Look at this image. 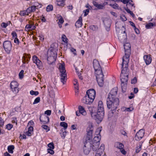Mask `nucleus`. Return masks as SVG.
<instances>
[{"instance_id": "nucleus-33", "label": "nucleus", "mask_w": 156, "mask_h": 156, "mask_svg": "<svg viewBox=\"0 0 156 156\" xmlns=\"http://www.w3.org/2000/svg\"><path fill=\"white\" fill-rule=\"evenodd\" d=\"M93 4L94 6L99 9H102L104 7V6L103 5L99 4L96 2H94Z\"/></svg>"}, {"instance_id": "nucleus-56", "label": "nucleus", "mask_w": 156, "mask_h": 156, "mask_svg": "<svg viewBox=\"0 0 156 156\" xmlns=\"http://www.w3.org/2000/svg\"><path fill=\"white\" fill-rule=\"evenodd\" d=\"M11 34L13 38H17V34L16 32L14 31L12 32L11 33Z\"/></svg>"}, {"instance_id": "nucleus-16", "label": "nucleus", "mask_w": 156, "mask_h": 156, "mask_svg": "<svg viewBox=\"0 0 156 156\" xmlns=\"http://www.w3.org/2000/svg\"><path fill=\"white\" fill-rule=\"evenodd\" d=\"M94 100L90 97H89L86 95L82 99V102L83 103L86 104H91L94 101Z\"/></svg>"}, {"instance_id": "nucleus-14", "label": "nucleus", "mask_w": 156, "mask_h": 156, "mask_svg": "<svg viewBox=\"0 0 156 156\" xmlns=\"http://www.w3.org/2000/svg\"><path fill=\"white\" fill-rule=\"evenodd\" d=\"M125 55H130L131 52V45L129 43H127L124 44Z\"/></svg>"}, {"instance_id": "nucleus-47", "label": "nucleus", "mask_w": 156, "mask_h": 156, "mask_svg": "<svg viewBox=\"0 0 156 156\" xmlns=\"http://www.w3.org/2000/svg\"><path fill=\"white\" fill-rule=\"evenodd\" d=\"M115 111L111 110L108 113V117L109 118H111L114 115V112Z\"/></svg>"}, {"instance_id": "nucleus-34", "label": "nucleus", "mask_w": 156, "mask_h": 156, "mask_svg": "<svg viewBox=\"0 0 156 156\" xmlns=\"http://www.w3.org/2000/svg\"><path fill=\"white\" fill-rule=\"evenodd\" d=\"M115 145L116 148L120 150L123 149L124 147L122 143L119 142H116L115 144Z\"/></svg>"}, {"instance_id": "nucleus-30", "label": "nucleus", "mask_w": 156, "mask_h": 156, "mask_svg": "<svg viewBox=\"0 0 156 156\" xmlns=\"http://www.w3.org/2000/svg\"><path fill=\"white\" fill-rule=\"evenodd\" d=\"M142 146V144L141 142H139L137 145V147L136 148V153H139L141 150V147Z\"/></svg>"}, {"instance_id": "nucleus-38", "label": "nucleus", "mask_w": 156, "mask_h": 156, "mask_svg": "<svg viewBox=\"0 0 156 156\" xmlns=\"http://www.w3.org/2000/svg\"><path fill=\"white\" fill-rule=\"evenodd\" d=\"M154 25L155 26V24H154L153 23H149L146 25L145 27L147 29H151L152 28Z\"/></svg>"}, {"instance_id": "nucleus-17", "label": "nucleus", "mask_w": 156, "mask_h": 156, "mask_svg": "<svg viewBox=\"0 0 156 156\" xmlns=\"http://www.w3.org/2000/svg\"><path fill=\"white\" fill-rule=\"evenodd\" d=\"M104 115V112L97 111L96 118L94 119L98 122H101L103 119Z\"/></svg>"}, {"instance_id": "nucleus-59", "label": "nucleus", "mask_w": 156, "mask_h": 156, "mask_svg": "<svg viewBox=\"0 0 156 156\" xmlns=\"http://www.w3.org/2000/svg\"><path fill=\"white\" fill-rule=\"evenodd\" d=\"M137 82V79L136 77H134L131 80V83L132 84H135V83Z\"/></svg>"}, {"instance_id": "nucleus-49", "label": "nucleus", "mask_w": 156, "mask_h": 156, "mask_svg": "<svg viewBox=\"0 0 156 156\" xmlns=\"http://www.w3.org/2000/svg\"><path fill=\"white\" fill-rule=\"evenodd\" d=\"M109 5L115 9H118L119 7V5L116 3H115L114 4H110Z\"/></svg>"}, {"instance_id": "nucleus-19", "label": "nucleus", "mask_w": 156, "mask_h": 156, "mask_svg": "<svg viewBox=\"0 0 156 156\" xmlns=\"http://www.w3.org/2000/svg\"><path fill=\"white\" fill-rule=\"evenodd\" d=\"M31 58L29 54H25L22 57V61L23 64L28 63Z\"/></svg>"}, {"instance_id": "nucleus-39", "label": "nucleus", "mask_w": 156, "mask_h": 156, "mask_svg": "<svg viewBox=\"0 0 156 156\" xmlns=\"http://www.w3.org/2000/svg\"><path fill=\"white\" fill-rule=\"evenodd\" d=\"M60 125L61 126L64 127V130H66L68 126L67 124L65 122H61L60 123Z\"/></svg>"}, {"instance_id": "nucleus-20", "label": "nucleus", "mask_w": 156, "mask_h": 156, "mask_svg": "<svg viewBox=\"0 0 156 156\" xmlns=\"http://www.w3.org/2000/svg\"><path fill=\"white\" fill-rule=\"evenodd\" d=\"M47 55L48 56H57V53L56 49L53 48H50L47 51Z\"/></svg>"}, {"instance_id": "nucleus-18", "label": "nucleus", "mask_w": 156, "mask_h": 156, "mask_svg": "<svg viewBox=\"0 0 156 156\" xmlns=\"http://www.w3.org/2000/svg\"><path fill=\"white\" fill-rule=\"evenodd\" d=\"M90 143V148H92V150L94 151H96L98 149L96 153L98 151L99 146L100 145V143H97L93 142H89Z\"/></svg>"}, {"instance_id": "nucleus-50", "label": "nucleus", "mask_w": 156, "mask_h": 156, "mask_svg": "<svg viewBox=\"0 0 156 156\" xmlns=\"http://www.w3.org/2000/svg\"><path fill=\"white\" fill-rule=\"evenodd\" d=\"M120 1L122 2L124 4H126L127 3V5H128V3L130 4V2H132V1H129V0H121Z\"/></svg>"}, {"instance_id": "nucleus-64", "label": "nucleus", "mask_w": 156, "mask_h": 156, "mask_svg": "<svg viewBox=\"0 0 156 156\" xmlns=\"http://www.w3.org/2000/svg\"><path fill=\"white\" fill-rule=\"evenodd\" d=\"M133 108L132 107H130L129 108H127L125 110L128 112L131 111L133 110Z\"/></svg>"}, {"instance_id": "nucleus-44", "label": "nucleus", "mask_w": 156, "mask_h": 156, "mask_svg": "<svg viewBox=\"0 0 156 156\" xmlns=\"http://www.w3.org/2000/svg\"><path fill=\"white\" fill-rule=\"evenodd\" d=\"M30 94L32 95H35V96H37L39 92L37 91H35L33 90H31L30 91Z\"/></svg>"}, {"instance_id": "nucleus-29", "label": "nucleus", "mask_w": 156, "mask_h": 156, "mask_svg": "<svg viewBox=\"0 0 156 156\" xmlns=\"http://www.w3.org/2000/svg\"><path fill=\"white\" fill-rule=\"evenodd\" d=\"M78 108L79 111L81 114L84 115H85L86 114V112L83 106H79Z\"/></svg>"}, {"instance_id": "nucleus-2", "label": "nucleus", "mask_w": 156, "mask_h": 156, "mask_svg": "<svg viewBox=\"0 0 156 156\" xmlns=\"http://www.w3.org/2000/svg\"><path fill=\"white\" fill-rule=\"evenodd\" d=\"M93 65L97 82L100 87H102L104 83V75L99 62L96 59H94Z\"/></svg>"}, {"instance_id": "nucleus-13", "label": "nucleus", "mask_w": 156, "mask_h": 156, "mask_svg": "<svg viewBox=\"0 0 156 156\" xmlns=\"http://www.w3.org/2000/svg\"><path fill=\"white\" fill-rule=\"evenodd\" d=\"M40 121L43 124L48 123L49 121V117L44 115H41L40 117Z\"/></svg>"}, {"instance_id": "nucleus-43", "label": "nucleus", "mask_w": 156, "mask_h": 156, "mask_svg": "<svg viewBox=\"0 0 156 156\" xmlns=\"http://www.w3.org/2000/svg\"><path fill=\"white\" fill-rule=\"evenodd\" d=\"M53 9V6L51 5H48L46 8V11L47 12H50L52 11Z\"/></svg>"}, {"instance_id": "nucleus-62", "label": "nucleus", "mask_w": 156, "mask_h": 156, "mask_svg": "<svg viewBox=\"0 0 156 156\" xmlns=\"http://www.w3.org/2000/svg\"><path fill=\"white\" fill-rule=\"evenodd\" d=\"M30 7L31 8L32 12L35 11L36 9H37V7L36 6H33Z\"/></svg>"}, {"instance_id": "nucleus-7", "label": "nucleus", "mask_w": 156, "mask_h": 156, "mask_svg": "<svg viewBox=\"0 0 156 156\" xmlns=\"http://www.w3.org/2000/svg\"><path fill=\"white\" fill-rule=\"evenodd\" d=\"M128 72H129L128 71L121 70L120 80L122 83H127L128 80Z\"/></svg>"}, {"instance_id": "nucleus-21", "label": "nucleus", "mask_w": 156, "mask_h": 156, "mask_svg": "<svg viewBox=\"0 0 156 156\" xmlns=\"http://www.w3.org/2000/svg\"><path fill=\"white\" fill-rule=\"evenodd\" d=\"M103 22L105 26L107 27V29H106L109 30L111 25V21L110 19L107 18H105L103 20Z\"/></svg>"}, {"instance_id": "nucleus-48", "label": "nucleus", "mask_w": 156, "mask_h": 156, "mask_svg": "<svg viewBox=\"0 0 156 156\" xmlns=\"http://www.w3.org/2000/svg\"><path fill=\"white\" fill-rule=\"evenodd\" d=\"M40 101V98L39 97L37 98L34 100L33 104L34 105L36 104L39 103Z\"/></svg>"}, {"instance_id": "nucleus-10", "label": "nucleus", "mask_w": 156, "mask_h": 156, "mask_svg": "<svg viewBox=\"0 0 156 156\" xmlns=\"http://www.w3.org/2000/svg\"><path fill=\"white\" fill-rule=\"evenodd\" d=\"M84 146L83 147L84 153L85 154H88L90 152L91 148L90 146V143L89 142H86L84 141Z\"/></svg>"}, {"instance_id": "nucleus-26", "label": "nucleus", "mask_w": 156, "mask_h": 156, "mask_svg": "<svg viewBox=\"0 0 156 156\" xmlns=\"http://www.w3.org/2000/svg\"><path fill=\"white\" fill-rule=\"evenodd\" d=\"M82 25V18L80 17L78 20L76 22L75 26L76 27L79 28L81 27Z\"/></svg>"}, {"instance_id": "nucleus-23", "label": "nucleus", "mask_w": 156, "mask_h": 156, "mask_svg": "<svg viewBox=\"0 0 156 156\" xmlns=\"http://www.w3.org/2000/svg\"><path fill=\"white\" fill-rule=\"evenodd\" d=\"M57 57V56H56V55L51 56H48L47 59L48 62V63L49 64H51L55 62L56 60Z\"/></svg>"}, {"instance_id": "nucleus-9", "label": "nucleus", "mask_w": 156, "mask_h": 156, "mask_svg": "<svg viewBox=\"0 0 156 156\" xmlns=\"http://www.w3.org/2000/svg\"><path fill=\"white\" fill-rule=\"evenodd\" d=\"M32 60L33 62L36 64L39 69H42L43 67L42 62L38 59L36 56L34 55L33 56Z\"/></svg>"}, {"instance_id": "nucleus-27", "label": "nucleus", "mask_w": 156, "mask_h": 156, "mask_svg": "<svg viewBox=\"0 0 156 156\" xmlns=\"http://www.w3.org/2000/svg\"><path fill=\"white\" fill-rule=\"evenodd\" d=\"M123 33L124 35H123V34H119V35L118 36L119 39L121 41H125V39L126 37V34H125V31H124Z\"/></svg>"}, {"instance_id": "nucleus-63", "label": "nucleus", "mask_w": 156, "mask_h": 156, "mask_svg": "<svg viewBox=\"0 0 156 156\" xmlns=\"http://www.w3.org/2000/svg\"><path fill=\"white\" fill-rule=\"evenodd\" d=\"M8 26V24L5 23H2L1 24V26L4 28H5Z\"/></svg>"}, {"instance_id": "nucleus-8", "label": "nucleus", "mask_w": 156, "mask_h": 156, "mask_svg": "<svg viewBox=\"0 0 156 156\" xmlns=\"http://www.w3.org/2000/svg\"><path fill=\"white\" fill-rule=\"evenodd\" d=\"M19 84L15 81H12L10 84V86L12 91L15 93L16 94L18 92L19 88L18 87Z\"/></svg>"}, {"instance_id": "nucleus-35", "label": "nucleus", "mask_w": 156, "mask_h": 156, "mask_svg": "<svg viewBox=\"0 0 156 156\" xmlns=\"http://www.w3.org/2000/svg\"><path fill=\"white\" fill-rule=\"evenodd\" d=\"M127 83H124L121 82V86L122 91L123 92H125L126 90L127 87Z\"/></svg>"}, {"instance_id": "nucleus-51", "label": "nucleus", "mask_w": 156, "mask_h": 156, "mask_svg": "<svg viewBox=\"0 0 156 156\" xmlns=\"http://www.w3.org/2000/svg\"><path fill=\"white\" fill-rule=\"evenodd\" d=\"M13 125L11 124H7L6 126V128L9 130H10L13 127Z\"/></svg>"}, {"instance_id": "nucleus-55", "label": "nucleus", "mask_w": 156, "mask_h": 156, "mask_svg": "<svg viewBox=\"0 0 156 156\" xmlns=\"http://www.w3.org/2000/svg\"><path fill=\"white\" fill-rule=\"evenodd\" d=\"M52 149H48L47 151L48 153H49L51 154H53L54 153V151Z\"/></svg>"}, {"instance_id": "nucleus-24", "label": "nucleus", "mask_w": 156, "mask_h": 156, "mask_svg": "<svg viewBox=\"0 0 156 156\" xmlns=\"http://www.w3.org/2000/svg\"><path fill=\"white\" fill-rule=\"evenodd\" d=\"M98 111L104 112L103 105L101 101H98Z\"/></svg>"}, {"instance_id": "nucleus-1", "label": "nucleus", "mask_w": 156, "mask_h": 156, "mask_svg": "<svg viewBox=\"0 0 156 156\" xmlns=\"http://www.w3.org/2000/svg\"><path fill=\"white\" fill-rule=\"evenodd\" d=\"M117 92V87H114L108 94L106 99L107 107L112 111H115L119 105V99L116 97Z\"/></svg>"}, {"instance_id": "nucleus-52", "label": "nucleus", "mask_w": 156, "mask_h": 156, "mask_svg": "<svg viewBox=\"0 0 156 156\" xmlns=\"http://www.w3.org/2000/svg\"><path fill=\"white\" fill-rule=\"evenodd\" d=\"M48 145V147L50 148L49 149H54V145L52 142L49 143Z\"/></svg>"}, {"instance_id": "nucleus-3", "label": "nucleus", "mask_w": 156, "mask_h": 156, "mask_svg": "<svg viewBox=\"0 0 156 156\" xmlns=\"http://www.w3.org/2000/svg\"><path fill=\"white\" fill-rule=\"evenodd\" d=\"M59 70L61 73V81L63 84H64L67 80V74L66 73V70L64 65L62 64L60 65L59 67Z\"/></svg>"}, {"instance_id": "nucleus-32", "label": "nucleus", "mask_w": 156, "mask_h": 156, "mask_svg": "<svg viewBox=\"0 0 156 156\" xmlns=\"http://www.w3.org/2000/svg\"><path fill=\"white\" fill-rule=\"evenodd\" d=\"M33 127L30 126L29 127L28 131L26 132V134L29 136H31V133L33 131Z\"/></svg>"}, {"instance_id": "nucleus-40", "label": "nucleus", "mask_w": 156, "mask_h": 156, "mask_svg": "<svg viewBox=\"0 0 156 156\" xmlns=\"http://www.w3.org/2000/svg\"><path fill=\"white\" fill-rule=\"evenodd\" d=\"M58 19V23H60L63 24L64 22V20L62 17L61 16H59L57 17Z\"/></svg>"}, {"instance_id": "nucleus-12", "label": "nucleus", "mask_w": 156, "mask_h": 156, "mask_svg": "<svg viewBox=\"0 0 156 156\" xmlns=\"http://www.w3.org/2000/svg\"><path fill=\"white\" fill-rule=\"evenodd\" d=\"M104 149V145L101 144L98 149V151L96 153L95 156H106L105 153L103 154Z\"/></svg>"}, {"instance_id": "nucleus-25", "label": "nucleus", "mask_w": 156, "mask_h": 156, "mask_svg": "<svg viewBox=\"0 0 156 156\" xmlns=\"http://www.w3.org/2000/svg\"><path fill=\"white\" fill-rule=\"evenodd\" d=\"M95 108L91 107L89 108V111L90 112V114L91 117L94 119L96 118L97 113L94 112Z\"/></svg>"}, {"instance_id": "nucleus-61", "label": "nucleus", "mask_w": 156, "mask_h": 156, "mask_svg": "<svg viewBox=\"0 0 156 156\" xmlns=\"http://www.w3.org/2000/svg\"><path fill=\"white\" fill-rule=\"evenodd\" d=\"M17 120L16 117H13L12 118V123H16V125H17Z\"/></svg>"}, {"instance_id": "nucleus-37", "label": "nucleus", "mask_w": 156, "mask_h": 156, "mask_svg": "<svg viewBox=\"0 0 156 156\" xmlns=\"http://www.w3.org/2000/svg\"><path fill=\"white\" fill-rule=\"evenodd\" d=\"M102 130V127H99L98 128L95 132V136H99L101 135L100 133Z\"/></svg>"}, {"instance_id": "nucleus-31", "label": "nucleus", "mask_w": 156, "mask_h": 156, "mask_svg": "<svg viewBox=\"0 0 156 156\" xmlns=\"http://www.w3.org/2000/svg\"><path fill=\"white\" fill-rule=\"evenodd\" d=\"M65 0H59V1H57V5H58L63 7L65 5Z\"/></svg>"}, {"instance_id": "nucleus-11", "label": "nucleus", "mask_w": 156, "mask_h": 156, "mask_svg": "<svg viewBox=\"0 0 156 156\" xmlns=\"http://www.w3.org/2000/svg\"><path fill=\"white\" fill-rule=\"evenodd\" d=\"M144 134V130L143 129L140 130L136 133L135 137V140L137 141L140 140L143 137Z\"/></svg>"}, {"instance_id": "nucleus-60", "label": "nucleus", "mask_w": 156, "mask_h": 156, "mask_svg": "<svg viewBox=\"0 0 156 156\" xmlns=\"http://www.w3.org/2000/svg\"><path fill=\"white\" fill-rule=\"evenodd\" d=\"M89 9H87L83 11V12L84 13V16H86L87 15L89 12Z\"/></svg>"}, {"instance_id": "nucleus-6", "label": "nucleus", "mask_w": 156, "mask_h": 156, "mask_svg": "<svg viewBox=\"0 0 156 156\" xmlns=\"http://www.w3.org/2000/svg\"><path fill=\"white\" fill-rule=\"evenodd\" d=\"M4 48L5 52L7 54L10 53L12 48L11 42L8 41H5L3 43Z\"/></svg>"}, {"instance_id": "nucleus-57", "label": "nucleus", "mask_w": 156, "mask_h": 156, "mask_svg": "<svg viewBox=\"0 0 156 156\" xmlns=\"http://www.w3.org/2000/svg\"><path fill=\"white\" fill-rule=\"evenodd\" d=\"M120 18L123 21H125L127 20V19L126 17L123 15L121 16Z\"/></svg>"}, {"instance_id": "nucleus-53", "label": "nucleus", "mask_w": 156, "mask_h": 156, "mask_svg": "<svg viewBox=\"0 0 156 156\" xmlns=\"http://www.w3.org/2000/svg\"><path fill=\"white\" fill-rule=\"evenodd\" d=\"M23 73L24 71L23 70H22L19 73V75L20 78L21 79L23 78Z\"/></svg>"}, {"instance_id": "nucleus-22", "label": "nucleus", "mask_w": 156, "mask_h": 156, "mask_svg": "<svg viewBox=\"0 0 156 156\" xmlns=\"http://www.w3.org/2000/svg\"><path fill=\"white\" fill-rule=\"evenodd\" d=\"M150 55H145L144 56V59L147 65L149 64L151 62V58Z\"/></svg>"}, {"instance_id": "nucleus-15", "label": "nucleus", "mask_w": 156, "mask_h": 156, "mask_svg": "<svg viewBox=\"0 0 156 156\" xmlns=\"http://www.w3.org/2000/svg\"><path fill=\"white\" fill-rule=\"evenodd\" d=\"M87 96L89 97H90L94 100L95 95L96 92L93 89H90L87 91L86 92Z\"/></svg>"}, {"instance_id": "nucleus-58", "label": "nucleus", "mask_w": 156, "mask_h": 156, "mask_svg": "<svg viewBox=\"0 0 156 156\" xmlns=\"http://www.w3.org/2000/svg\"><path fill=\"white\" fill-rule=\"evenodd\" d=\"M44 113L48 115H50L51 114V111L50 110H47Z\"/></svg>"}, {"instance_id": "nucleus-42", "label": "nucleus", "mask_w": 156, "mask_h": 156, "mask_svg": "<svg viewBox=\"0 0 156 156\" xmlns=\"http://www.w3.org/2000/svg\"><path fill=\"white\" fill-rule=\"evenodd\" d=\"M62 41L66 43H67V39L65 35L64 34L62 35Z\"/></svg>"}, {"instance_id": "nucleus-4", "label": "nucleus", "mask_w": 156, "mask_h": 156, "mask_svg": "<svg viewBox=\"0 0 156 156\" xmlns=\"http://www.w3.org/2000/svg\"><path fill=\"white\" fill-rule=\"evenodd\" d=\"M130 55H125L122 58V70L124 71L129 72L128 69V63L129 61Z\"/></svg>"}, {"instance_id": "nucleus-41", "label": "nucleus", "mask_w": 156, "mask_h": 156, "mask_svg": "<svg viewBox=\"0 0 156 156\" xmlns=\"http://www.w3.org/2000/svg\"><path fill=\"white\" fill-rule=\"evenodd\" d=\"M32 25L30 24H27L25 27V30L26 31H28L29 30L32 29Z\"/></svg>"}, {"instance_id": "nucleus-5", "label": "nucleus", "mask_w": 156, "mask_h": 156, "mask_svg": "<svg viewBox=\"0 0 156 156\" xmlns=\"http://www.w3.org/2000/svg\"><path fill=\"white\" fill-rule=\"evenodd\" d=\"M93 129V124L92 123H90L87 129V135L85 141L86 142H90V140L92 138V134Z\"/></svg>"}, {"instance_id": "nucleus-28", "label": "nucleus", "mask_w": 156, "mask_h": 156, "mask_svg": "<svg viewBox=\"0 0 156 156\" xmlns=\"http://www.w3.org/2000/svg\"><path fill=\"white\" fill-rule=\"evenodd\" d=\"M101 135H99V136H95L93 140L90 141L93 142L97 143H100L99 142L101 140Z\"/></svg>"}, {"instance_id": "nucleus-46", "label": "nucleus", "mask_w": 156, "mask_h": 156, "mask_svg": "<svg viewBox=\"0 0 156 156\" xmlns=\"http://www.w3.org/2000/svg\"><path fill=\"white\" fill-rule=\"evenodd\" d=\"M126 11L128 13H129L133 17L135 15L127 7L125 9Z\"/></svg>"}, {"instance_id": "nucleus-45", "label": "nucleus", "mask_w": 156, "mask_h": 156, "mask_svg": "<svg viewBox=\"0 0 156 156\" xmlns=\"http://www.w3.org/2000/svg\"><path fill=\"white\" fill-rule=\"evenodd\" d=\"M41 127L46 130V132H48L50 130V128L46 125H43L41 126Z\"/></svg>"}, {"instance_id": "nucleus-36", "label": "nucleus", "mask_w": 156, "mask_h": 156, "mask_svg": "<svg viewBox=\"0 0 156 156\" xmlns=\"http://www.w3.org/2000/svg\"><path fill=\"white\" fill-rule=\"evenodd\" d=\"M14 149V146L13 145L9 146L8 147V152L12 154L13 152V150Z\"/></svg>"}, {"instance_id": "nucleus-54", "label": "nucleus", "mask_w": 156, "mask_h": 156, "mask_svg": "<svg viewBox=\"0 0 156 156\" xmlns=\"http://www.w3.org/2000/svg\"><path fill=\"white\" fill-rule=\"evenodd\" d=\"M25 12H26L27 13L28 15H29V13H30L31 12H32L31 9L30 7H29L26 10H25Z\"/></svg>"}]
</instances>
